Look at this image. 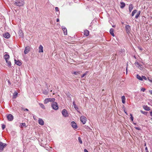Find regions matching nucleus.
Segmentation results:
<instances>
[{
    "instance_id": "obj_1",
    "label": "nucleus",
    "mask_w": 152,
    "mask_h": 152,
    "mask_svg": "<svg viewBox=\"0 0 152 152\" xmlns=\"http://www.w3.org/2000/svg\"><path fill=\"white\" fill-rule=\"evenodd\" d=\"M24 4V0H16L14 5L17 6H22Z\"/></svg>"
},
{
    "instance_id": "obj_2",
    "label": "nucleus",
    "mask_w": 152,
    "mask_h": 152,
    "mask_svg": "<svg viewBox=\"0 0 152 152\" xmlns=\"http://www.w3.org/2000/svg\"><path fill=\"white\" fill-rule=\"evenodd\" d=\"M55 100L54 98H48L45 99L44 100V104H47L49 102H53Z\"/></svg>"
},
{
    "instance_id": "obj_3",
    "label": "nucleus",
    "mask_w": 152,
    "mask_h": 152,
    "mask_svg": "<svg viewBox=\"0 0 152 152\" xmlns=\"http://www.w3.org/2000/svg\"><path fill=\"white\" fill-rule=\"evenodd\" d=\"M51 106L53 109L55 110H57L58 108L57 103L54 101L52 103Z\"/></svg>"
},
{
    "instance_id": "obj_4",
    "label": "nucleus",
    "mask_w": 152,
    "mask_h": 152,
    "mask_svg": "<svg viewBox=\"0 0 152 152\" xmlns=\"http://www.w3.org/2000/svg\"><path fill=\"white\" fill-rule=\"evenodd\" d=\"M7 144L2 142H0V152L3 150L4 148L6 147Z\"/></svg>"
},
{
    "instance_id": "obj_5",
    "label": "nucleus",
    "mask_w": 152,
    "mask_h": 152,
    "mask_svg": "<svg viewBox=\"0 0 152 152\" xmlns=\"http://www.w3.org/2000/svg\"><path fill=\"white\" fill-rule=\"evenodd\" d=\"M80 121L83 124H85L86 121V118L84 116H82L80 118Z\"/></svg>"
},
{
    "instance_id": "obj_6",
    "label": "nucleus",
    "mask_w": 152,
    "mask_h": 152,
    "mask_svg": "<svg viewBox=\"0 0 152 152\" xmlns=\"http://www.w3.org/2000/svg\"><path fill=\"white\" fill-rule=\"evenodd\" d=\"M134 64L137 67H138L141 70H143L142 66V65L140 64L137 61H136Z\"/></svg>"
},
{
    "instance_id": "obj_7",
    "label": "nucleus",
    "mask_w": 152,
    "mask_h": 152,
    "mask_svg": "<svg viewBox=\"0 0 152 152\" xmlns=\"http://www.w3.org/2000/svg\"><path fill=\"white\" fill-rule=\"evenodd\" d=\"M63 115L65 117H66L68 116V114L67 113V111L65 109H63L62 112Z\"/></svg>"
},
{
    "instance_id": "obj_8",
    "label": "nucleus",
    "mask_w": 152,
    "mask_h": 152,
    "mask_svg": "<svg viewBox=\"0 0 152 152\" xmlns=\"http://www.w3.org/2000/svg\"><path fill=\"white\" fill-rule=\"evenodd\" d=\"M125 28L127 33L128 34L130 33V31L131 30L130 26L129 25H127L125 26Z\"/></svg>"
},
{
    "instance_id": "obj_9",
    "label": "nucleus",
    "mask_w": 152,
    "mask_h": 152,
    "mask_svg": "<svg viewBox=\"0 0 152 152\" xmlns=\"http://www.w3.org/2000/svg\"><path fill=\"white\" fill-rule=\"evenodd\" d=\"M7 118L9 121H11L13 119V116L11 114H9L7 116Z\"/></svg>"
},
{
    "instance_id": "obj_10",
    "label": "nucleus",
    "mask_w": 152,
    "mask_h": 152,
    "mask_svg": "<svg viewBox=\"0 0 152 152\" xmlns=\"http://www.w3.org/2000/svg\"><path fill=\"white\" fill-rule=\"evenodd\" d=\"M30 48L29 46H27L25 48L24 53L25 54L28 53L30 51Z\"/></svg>"
},
{
    "instance_id": "obj_11",
    "label": "nucleus",
    "mask_w": 152,
    "mask_h": 152,
    "mask_svg": "<svg viewBox=\"0 0 152 152\" xmlns=\"http://www.w3.org/2000/svg\"><path fill=\"white\" fill-rule=\"evenodd\" d=\"M3 36L4 37V38H6L8 39V38H9L10 37V35L9 33L7 32V33H5L4 34H3Z\"/></svg>"
},
{
    "instance_id": "obj_12",
    "label": "nucleus",
    "mask_w": 152,
    "mask_h": 152,
    "mask_svg": "<svg viewBox=\"0 0 152 152\" xmlns=\"http://www.w3.org/2000/svg\"><path fill=\"white\" fill-rule=\"evenodd\" d=\"M71 125L72 127L74 129H76L77 128V126L76 123L75 122L73 121L71 122Z\"/></svg>"
},
{
    "instance_id": "obj_13",
    "label": "nucleus",
    "mask_w": 152,
    "mask_h": 152,
    "mask_svg": "<svg viewBox=\"0 0 152 152\" xmlns=\"http://www.w3.org/2000/svg\"><path fill=\"white\" fill-rule=\"evenodd\" d=\"M15 61V63L17 65L20 66L21 65L22 63L19 60L17 61L16 59L14 60Z\"/></svg>"
},
{
    "instance_id": "obj_14",
    "label": "nucleus",
    "mask_w": 152,
    "mask_h": 152,
    "mask_svg": "<svg viewBox=\"0 0 152 152\" xmlns=\"http://www.w3.org/2000/svg\"><path fill=\"white\" fill-rule=\"evenodd\" d=\"M39 53H41V52H43V47L42 46V45H40L39 46Z\"/></svg>"
},
{
    "instance_id": "obj_15",
    "label": "nucleus",
    "mask_w": 152,
    "mask_h": 152,
    "mask_svg": "<svg viewBox=\"0 0 152 152\" xmlns=\"http://www.w3.org/2000/svg\"><path fill=\"white\" fill-rule=\"evenodd\" d=\"M38 122L39 124L41 125H43L44 124V122L42 119L39 118L38 120Z\"/></svg>"
},
{
    "instance_id": "obj_16",
    "label": "nucleus",
    "mask_w": 152,
    "mask_h": 152,
    "mask_svg": "<svg viewBox=\"0 0 152 152\" xmlns=\"http://www.w3.org/2000/svg\"><path fill=\"white\" fill-rule=\"evenodd\" d=\"M4 58L5 60H9L10 56L8 54H5L4 56Z\"/></svg>"
},
{
    "instance_id": "obj_17",
    "label": "nucleus",
    "mask_w": 152,
    "mask_h": 152,
    "mask_svg": "<svg viewBox=\"0 0 152 152\" xmlns=\"http://www.w3.org/2000/svg\"><path fill=\"white\" fill-rule=\"evenodd\" d=\"M9 60H5L7 63V66L9 67H11V64L10 61H9Z\"/></svg>"
},
{
    "instance_id": "obj_18",
    "label": "nucleus",
    "mask_w": 152,
    "mask_h": 152,
    "mask_svg": "<svg viewBox=\"0 0 152 152\" xmlns=\"http://www.w3.org/2000/svg\"><path fill=\"white\" fill-rule=\"evenodd\" d=\"M143 108L146 110L149 111L150 110V108L147 106H143Z\"/></svg>"
},
{
    "instance_id": "obj_19",
    "label": "nucleus",
    "mask_w": 152,
    "mask_h": 152,
    "mask_svg": "<svg viewBox=\"0 0 152 152\" xmlns=\"http://www.w3.org/2000/svg\"><path fill=\"white\" fill-rule=\"evenodd\" d=\"M62 29L64 35H66L67 34V30L66 27H64L62 28Z\"/></svg>"
},
{
    "instance_id": "obj_20",
    "label": "nucleus",
    "mask_w": 152,
    "mask_h": 152,
    "mask_svg": "<svg viewBox=\"0 0 152 152\" xmlns=\"http://www.w3.org/2000/svg\"><path fill=\"white\" fill-rule=\"evenodd\" d=\"M84 32V35L86 36H88L89 34V31L87 30H85Z\"/></svg>"
},
{
    "instance_id": "obj_21",
    "label": "nucleus",
    "mask_w": 152,
    "mask_h": 152,
    "mask_svg": "<svg viewBox=\"0 0 152 152\" xmlns=\"http://www.w3.org/2000/svg\"><path fill=\"white\" fill-rule=\"evenodd\" d=\"M114 29L113 28H111L110 30V33L111 34L113 37H114L115 35L113 33Z\"/></svg>"
},
{
    "instance_id": "obj_22",
    "label": "nucleus",
    "mask_w": 152,
    "mask_h": 152,
    "mask_svg": "<svg viewBox=\"0 0 152 152\" xmlns=\"http://www.w3.org/2000/svg\"><path fill=\"white\" fill-rule=\"evenodd\" d=\"M73 105L74 108L76 110H78V108L76 104L75 101L73 102Z\"/></svg>"
},
{
    "instance_id": "obj_23",
    "label": "nucleus",
    "mask_w": 152,
    "mask_h": 152,
    "mask_svg": "<svg viewBox=\"0 0 152 152\" xmlns=\"http://www.w3.org/2000/svg\"><path fill=\"white\" fill-rule=\"evenodd\" d=\"M18 93L16 92H15L13 94V98L14 99L16 98L17 96Z\"/></svg>"
},
{
    "instance_id": "obj_24",
    "label": "nucleus",
    "mask_w": 152,
    "mask_h": 152,
    "mask_svg": "<svg viewBox=\"0 0 152 152\" xmlns=\"http://www.w3.org/2000/svg\"><path fill=\"white\" fill-rule=\"evenodd\" d=\"M133 8V5L132 4H131L129 5V11L130 12H131Z\"/></svg>"
},
{
    "instance_id": "obj_25",
    "label": "nucleus",
    "mask_w": 152,
    "mask_h": 152,
    "mask_svg": "<svg viewBox=\"0 0 152 152\" xmlns=\"http://www.w3.org/2000/svg\"><path fill=\"white\" fill-rule=\"evenodd\" d=\"M122 102L123 104H124L125 103V97L124 96H123L121 97Z\"/></svg>"
},
{
    "instance_id": "obj_26",
    "label": "nucleus",
    "mask_w": 152,
    "mask_h": 152,
    "mask_svg": "<svg viewBox=\"0 0 152 152\" xmlns=\"http://www.w3.org/2000/svg\"><path fill=\"white\" fill-rule=\"evenodd\" d=\"M140 13L141 12L140 11H138V13L135 16V18H136L137 19L139 17L140 15Z\"/></svg>"
},
{
    "instance_id": "obj_27",
    "label": "nucleus",
    "mask_w": 152,
    "mask_h": 152,
    "mask_svg": "<svg viewBox=\"0 0 152 152\" xmlns=\"http://www.w3.org/2000/svg\"><path fill=\"white\" fill-rule=\"evenodd\" d=\"M138 79H139V80H142V77H141L139 75H137V77H136Z\"/></svg>"
},
{
    "instance_id": "obj_28",
    "label": "nucleus",
    "mask_w": 152,
    "mask_h": 152,
    "mask_svg": "<svg viewBox=\"0 0 152 152\" xmlns=\"http://www.w3.org/2000/svg\"><path fill=\"white\" fill-rule=\"evenodd\" d=\"M121 4L120 7L121 8H124L125 6V4L124 2H121Z\"/></svg>"
},
{
    "instance_id": "obj_29",
    "label": "nucleus",
    "mask_w": 152,
    "mask_h": 152,
    "mask_svg": "<svg viewBox=\"0 0 152 152\" xmlns=\"http://www.w3.org/2000/svg\"><path fill=\"white\" fill-rule=\"evenodd\" d=\"M19 34L20 37H23V33L22 31H19Z\"/></svg>"
},
{
    "instance_id": "obj_30",
    "label": "nucleus",
    "mask_w": 152,
    "mask_h": 152,
    "mask_svg": "<svg viewBox=\"0 0 152 152\" xmlns=\"http://www.w3.org/2000/svg\"><path fill=\"white\" fill-rule=\"evenodd\" d=\"M137 12V10H135L133 11L132 13V16H133Z\"/></svg>"
},
{
    "instance_id": "obj_31",
    "label": "nucleus",
    "mask_w": 152,
    "mask_h": 152,
    "mask_svg": "<svg viewBox=\"0 0 152 152\" xmlns=\"http://www.w3.org/2000/svg\"><path fill=\"white\" fill-rule=\"evenodd\" d=\"M39 106L43 109H45V107L44 106V105L42 103H39Z\"/></svg>"
},
{
    "instance_id": "obj_32",
    "label": "nucleus",
    "mask_w": 152,
    "mask_h": 152,
    "mask_svg": "<svg viewBox=\"0 0 152 152\" xmlns=\"http://www.w3.org/2000/svg\"><path fill=\"white\" fill-rule=\"evenodd\" d=\"M26 124L25 123H21L20 124V127L21 128H23L25 126Z\"/></svg>"
},
{
    "instance_id": "obj_33",
    "label": "nucleus",
    "mask_w": 152,
    "mask_h": 152,
    "mask_svg": "<svg viewBox=\"0 0 152 152\" xmlns=\"http://www.w3.org/2000/svg\"><path fill=\"white\" fill-rule=\"evenodd\" d=\"M78 140L79 141V142L81 144H82L83 143V142L81 140V138L80 137H78Z\"/></svg>"
},
{
    "instance_id": "obj_34",
    "label": "nucleus",
    "mask_w": 152,
    "mask_h": 152,
    "mask_svg": "<svg viewBox=\"0 0 152 152\" xmlns=\"http://www.w3.org/2000/svg\"><path fill=\"white\" fill-rule=\"evenodd\" d=\"M80 71H78L77 72H73V74L75 75H77L78 74H80Z\"/></svg>"
},
{
    "instance_id": "obj_35",
    "label": "nucleus",
    "mask_w": 152,
    "mask_h": 152,
    "mask_svg": "<svg viewBox=\"0 0 152 152\" xmlns=\"http://www.w3.org/2000/svg\"><path fill=\"white\" fill-rule=\"evenodd\" d=\"M140 112L142 113V114H144L145 115H146L147 114V112H146L145 111H143L142 110H141L140 111Z\"/></svg>"
},
{
    "instance_id": "obj_36",
    "label": "nucleus",
    "mask_w": 152,
    "mask_h": 152,
    "mask_svg": "<svg viewBox=\"0 0 152 152\" xmlns=\"http://www.w3.org/2000/svg\"><path fill=\"white\" fill-rule=\"evenodd\" d=\"M130 119L131 120L133 121V117L132 116V114H130Z\"/></svg>"
},
{
    "instance_id": "obj_37",
    "label": "nucleus",
    "mask_w": 152,
    "mask_h": 152,
    "mask_svg": "<svg viewBox=\"0 0 152 152\" xmlns=\"http://www.w3.org/2000/svg\"><path fill=\"white\" fill-rule=\"evenodd\" d=\"M43 93L45 95H47L48 94V92L47 91L45 90V91H43Z\"/></svg>"
},
{
    "instance_id": "obj_38",
    "label": "nucleus",
    "mask_w": 152,
    "mask_h": 152,
    "mask_svg": "<svg viewBox=\"0 0 152 152\" xmlns=\"http://www.w3.org/2000/svg\"><path fill=\"white\" fill-rule=\"evenodd\" d=\"M87 72H86V73L83 74L81 76V77L82 78H83V77L84 76H85V75H86L87 74Z\"/></svg>"
},
{
    "instance_id": "obj_39",
    "label": "nucleus",
    "mask_w": 152,
    "mask_h": 152,
    "mask_svg": "<svg viewBox=\"0 0 152 152\" xmlns=\"http://www.w3.org/2000/svg\"><path fill=\"white\" fill-rule=\"evenodd\" d=\"M142 79H144L145 80H147L146 77L144 76H142Z\"/></svg>"
},
{
    "instance_id": "obj_40",
    "label": "nucleus",
    "mask_w": 152,
    "mask_h": 152,
    "mask_svg": "<svg viewBox=\"0 0 152 152\" xmlns=\"http://www.w3.org/2000/svg\"><path fill=\"white\" fill-rule=\"evenodd\" d=\"M5 127V125L4 124H3L2 126V129H4Z\"/></svg>"
},
{
    "instance_id": "obj_41",
    "label": "nucleus",
    "mask_w": 152,
    "mask_h": 152,
    "mask_svg": "<svg viewBox=\"0 0 152 152\" xmlns=\"http://www.w3.org/2000/svg\"><path fill=\"white\" fill-rule=\"evenodd\" d=\"M22 109L24 111H28V110L27 108H22Z\"/></svg>"
},
{
    "instance_id": "obj_42",
    "label": "nucleus",
    "mask_w": 152,
    "mask_h": 152,
    "mask_svg": "<svg viewBox=\"0 0 152 152\" xmlns=\"http://www.w3.org/2000/svg\"><path fill=\"white\" fill-rule=\"evenodd\" d=\"M141 91H142L143 92H144L145 91V89L144 88H142L141 89Z\"/></svg>"
},
{
    "instance_id": "obj_43",
    "label": "nucleus",
    "mask_w": 152,
    "mask_h": 152,
    "mask_svg": "<svg viewBox=\"0 0 152 152\" xmlns=\"http://www.w3.org/2000/svg\"><path fill=\"white\" fill-rule=\"evenodd\" d=\"M135 129H137L138 130H140V128L138 127H135Z\"/></svg>"
},
{
    "instance_id": "obj_44",
    "label": "nucleus",
    "mask_w": 152,
    "mask_h": 152,
    "mask_svg": "<svg viewBox=\"0 0 152 152\" xmlns=\"http://www.w3.org/2000/svg\"><path fill=\"white\" fill-rule=\"evenodd\" d=\"M55 10H56V11H58V7H55Z\"/></svg>"
},
{
    "instance_id": "obj_45",
    "label": "nucleus",
    "mask_w": 152,
    "mask_h": 152,
    "mask_svg": "<svg viewBox=\"0 0 152 152\" xmlns=\"http://www.w3.org/2000/svg\"><path fill=\"white\" fill-rule=\"evenodd\" d=\"M124 112L126 114V115H128L127 113V112H126L125 111V108H124Z\"/></svg>"
},
{
    "instance_id": "obj_46",
    "label": "nucleus",
    "mask_w": 152,
    "mask_h": 152,
    "mask_svg": "<svg viewBox=\"0 0 152 152\" xmlns=\"http://www.w3.org/2000/svg\"><path fill=\"white\" fill-rule=\"evenodd\" d=\"M138 48L141 50H142V48L140 47H138Z\"/></svg>"
},
{
    "instance_id": "obj_47",
    "label": "nucleus",
    "mask_w": 152,
    "mask_h": 152,
    "mask_svg": "<svg viewBox=\"0 0 152 152\" xmlns=\"http://www.w3.org/2000/svg\"><path fill=\"white\" fill-rule=\"evenodd\" d=\"M84 152H88L86 149H84Z\"/></svg>"
},
{
    "instance_id": "obj_48",
    "label": "nucleus",
    "mask_w": 152,
    "mask_h": 152,
    "mask_svg": "<svg viewBox=\"0 0 152 152\" xmlns=\"http://www.w3.org/2000/svg\"><path fill=\"white\" fill-rule=\"evenodd\" d=\"M149 92L151 94H152V90H149Z\"/></svg>"
},
{
    "instance_id": "obj_49",
    "label": "nucleus",
    "mask_w": 152,
    "mask_h": 152,
    "mask_svg": "<svg viewBox=\"0 0 152 152\" xmlns=\"http://www.w3.org/2000/svg\"><path fill=\"white\" fill-rule=\"evenodd\" d=\"M145 150L146 151V152H147L148 151V148H147V147H145Z\"/></svg>"
},
{
    "instance_id": "obj_50",
    "label": "nucleus",
    "mask_w": 152,
    "mask_h": 152,
    "mask_svg": "<svg viewBox=\"0 0 152 152\" xmlns=\"http://www.w3.org/2000/svg\"><path fill=\"white\" fill-rule=\"evenodd\" d=\"M150 115L151 116H152V111H151L150 112Z\"/></svg>"
},
{
    "instance_id": "obj_51",
    "label": "nucleus",
    "mask_w": 152,
    "mask_h": 152,
    "mask_svg": "<svg viewBox=\"0 0 152 152\" xmlns=\"http://www.w3.org/2000/svg\"><path fill=\"white\" fill-rule=\"evenodd\" d=\"M148 79L151 82H152V79H150L149 78H148Z\"/></svg>"
},
{
    "instance_id": "obj_52",
    "label": "nucleus",
    "mask_w": 152,
    "mask_h": 152,
    "mask_svg": "<svg viewBox=\"0 0 152 152\" xmlns=\"http://www.w3.org/2000/svg\"><path fill=\"white\" fill-rule=\"evenodd\" d=\"M59 21V20L58 18H57L56 20V21L57 22H58Z\"/></svg>"
},
{
    "instance_id": "obj_53",
    "label": "nucleus",
    "mask_w": 152,
    "mask_h": 152,
    "mask_svg": "<svg viewBox=\"0 0 152 152\" xmlns=\"http://www.w3.org/2000/svg\"><path fill=\"white\" fill-rule=\"evenodd\" d=\"M126 74H127V66L126 67Z\"/></svg>"
},
{
    "instance_id": "obj_54",
    "label": "nucleus",
    "mask_w": 152,
    "mask_h": 152,
    "mask_svg": "<svg viewBox=\"0 0 152 152\" xmlns=\"http://www.w3.org/2000/svg\"><path fill=\"white\" fill-rule=\"evenodd\" d=\"M33 118H34V120H36V119L35 118V117H34V116H33Z\"/></svg>"
},
{
    "instance_id": "obj_55",
    "label": "nucleus",
    "mask_w": 152,
    "mask_h": 152,
    "mask_svg": "<svg viewBox=\"0 0 152 152\" xmlns=\"http://www.w3.org/2000/svg\"><path fill=\"white\" fill-rule=\"evenodd\" d=\"M123 109L124 110V108H125V107H124V106H123Z\"/></svg>"
},
{
    "instance_id": "obj_56",
    "label": "nucleus",
    "mask_w": 152,
    "mask_h": 152,
    "mask_svg": "<svg viewBox=\"0 0 152 152\" xmlns=\"http://www.w3.org/2000/svg\"><path fill=\"white\" fill-rule=\"evenodd\" d=\"M113 27H114V26H113Z\"/></svg>"
},
{
    "instance_id": "obj_57",
    "label": "nucleus",
    "mask_w": 152,
    "mask_h": 152,
    "mask_svg": "<svg viewBox=\"0 0 152 152\" xmlns=\"http://www.w3.org/2000/svg\"><path fill=\"white\" fill-rule=\"evenodd\" d=\"M151 120H152V118H151Z\"/></svg>"
},
{
    "instance_id": "obj_58",
    "label": "nucleus",
    "mask_w": 152,
    "mask_h": 152,
    "mask_svg": "<svg viewBox=\"0 0 152 152\" xmlns=\"http://www.w3.org/2000/svg\"><path fill=\"white\" fill-rule=\"evenodd\" d=\"M8 82L9 83H10V82L9 81H8Z\"/></svg>"
},
{
    "instance_id": "obj_59",
    "label": "nucleus",
    "mask_w": 152,
    "mask_h": 152,
    "mask_svg": "<svg viewBox=\"0 0 152 152\" xmlns=\"http://www.w3.org/2000/svg\"><path fill=\"white\" fill-rule=\"evenodd\" d=\"M8 82L9 83H10V82L9 81H8Z\"/></svg>"
},
{
    "instance_id": "obj_60",
    "label": "nucleus",
    "mask_w": 152,
    "mask_h": 152,
    "mask_svg": "<svg viewBox=\"0 0 152 152\" xmlns=\"http://www.w3.org/2000/svg\"><path fill=\"white\" fill-rule=\"evenodd\" d=\"M8 82L9 83H10V82L9 81H8Z\"/></svg>"
},
{
    "instance_id": "obj_61",
    "label": "nucleus",
    "mask_w": 152,
    "mask_h": 152,
    "mask_svg": "<svg viewBox=\"0 0 152 152\" xmlns=\"http://www.w3.org/2000/svg\"><path fill=\"white\" fill-rule=\"evenodd\" d=\"M147 152H148V151H147Z\"/></svg>"
}]
</instances>
